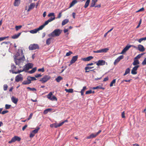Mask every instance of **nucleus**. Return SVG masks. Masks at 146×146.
<instances>
[{
    "instance_id": "obj_1",
    "label": "nucleus",
    "mask_w": 146,
    "mask_h": 146,
    "mask_svg": "<svg viewBox=\"0 0 146 146\" xmlns=\"http://www.w3.org/2000/svg\"><path fill=\"white\" fill-rule=\"evenodd\" d=\"M15 62L17 65H19L23 62L25 59L23 50L22 49H18V52L16 54Z\"/></svg>"
},
{
    "instance_id": "obj_2",
    "label": "nucleus",
    "mask_w": 146,
    "mask_h": 146,
    "mask_svg": "<svg viewBox=\"0 0 146 146\" xmlns=\"http://www.w3.org/2000/svg\"><path fill=\"white\" fill-rule=\"evenodd\" d=\"M62 31V30L59 29H56L51 33L48 34V36L50 37H52L58 36L60 34Z\"/></svg>"
},
{
    "instance_id": "obj_3",
    "label": "nucleus",
    "mask_w": 146,
    "mask_h": 146,
    "mask_svg": "<svg viewBox=\"0 0 146 146\" xmlns=\"http://www.w3.org/2000/svg\"><path fill=\"white\" fill-rule=\"evenodd\" d=\"M51 77L48 75H45L43 77L39 80V81L41 82L42 83L46 82L47 81L49 80Z\"/></svg>"
},
{
    "instance_id": "obj_4",
    "label": "nucleus",
    "mask_w": 146,
    "mask_h": 146,
    "mask_svg": "<svg viewBox=\"0 0 146 146\" xmlns=\"http://www.w3.org/2000/svg\"><path fill=\"white\" fill-rule=\"evenodd\" d=\"M52 95V92H50L47 96V98L52 101H57V100L56 98L53 95L51 97Z\"/></svg>"
},
{
    "instance_id": "obj_5",
    "label": "nucleus",
    "mask_w": 146,
    "mask_h": 146,
    "mask_svg": "<svg viewBox=\"0 0 146 146\" xmlns=\"http://www.w3.org/2000/svg\"><path fill=\"white\" fill-rule=\"evenodd\" d=\"M101 132L102 130H100L98 132L95 133H92L91 134L90 136L87 137H86V139H88L95 138Z\"/></svg>"
},
{
    "instance_id": "obj_6",
    "label": "nucleus",
    "mask_w": 146,
    "mask_h": 146,
    "mask_svg": "<svg viewBox=\"0 0 146 146\" xmlns=\"http://www.w3.org/2000/svg\"><path fill=\"white\" fill-rule=\"evenodd\" d=\"M21 140V138L19 137L15 136L13 137L11 140L9 141L8 143H11L13 142H14L16 141H20Z\"/></svg>"
},
{
    "instance_id": "obj_7",
    "label": "nucleus",
    "mask_w": 146,
    "mask_h": 146,
    "mask_svg": "<svg viewBox=\"0 0 146 146\" xmlns=\"http://www.w3.org/2000/svg\"><path fill=\"white\" fill-rule=\"evenodd\" d=\"M29 50H33L38 49L39 46L37 44H30L29 46Z\"/></svg>"
},
{
    "instance_id": "obj_8",
    "label": "nucleus",
    "mask_w": 146,
    "mask_h": 146,
    "mask_svg": "<svg viewBox=\"0 0 146 146\" xmlns=\"http://www.w3.org/2000/svg\"><path fill=\"white\" fill-rule=\"evenodd\" d=\"M108 50L109 49L108 48H106L97 51H94L93 52L95 53H106L108 52Z\"/></svg>"
},
{
    "instance_id": "obj_9",
    "label": "nucleus",
    "mask_w": 146,
    "mask_h": 146,
    "mask_svg": "<svg viewBox=\"0 0 146 146\" xmlns=\"http://www.w3.org/2000/svg\"><path fill=\"white\" fill-rule=\"evenodd\" d=\"M23 80V77L22 75L21 74L17 75L15 77V80L17 82H18L20 81H22Z\"/></svg>"
},
{
    "instance_id": "obj_10",
    "label": "nucleus",
    "mask_w": 146,
    "mask_h": 146,
    "mask_svg": "<svg viewBox=\"0 0 146 146\" xmlns=\"http://www.w3.org/2000/svg\"><path fill=\"white\" fill-rule=\"evenodd\" d=\"M124 56L123 55H121L119 56L117 59L115 60L114 62V64L116 65L119 61L123 58Z\"/></svg>"
},
{
    "instance_id": "obj_11",
    "label": "nucleus",
    "mask_w": 146,
    "mask_h": 146,
    "mask_svg": "<svg viewBox=\"0 0 146 146\" xmlns=\"http://www.w3.org/2000/svg\"><path fill=\"white\" fill-rule=\"evenodd\" d=\"M139 66L137 65L134 66L132 69L131 71V73L133 74H137L136 71L138 68L139 67Z\"/></svg>"
},
{
    "instance_id": "obj_12",
    "label": "nucleus",
    "mask_w": 146,
    "mask_h": 146,
    "mask_svg": "<svg viewBox=\"0 0 146 146\" xmlns=\"http://www.w3.org/2000/svg\"><path fill=\"white\" fill-rule=\"evenodd\" d=\"M96 63L98 66H102L105 64V61L103 60H100Z\"/></svg>"
},
{
    "instance_id": "obj_13",
    "label": "nucleus",
    "mask_w": 146,
    "mask_h": 146,
    "mask_svg": "<svg viewBox=\"0 0 146 146\" xmlns=\"http://www.w3.org/2000/svg\"><path fill=\"white\" fill-rule=\"evenodd\" d=\"M41 30H42V29L40 27L39 28L37 29H35L34 30L30 31V32L31 33L34 34L36 33L38 31Z\"/></svg>"
},
{
    "instance_id": "obj_14",
    "label": "nucleus",
    "mask_w": 146,
    "mask_h": 146,
    "mask_svg": "<svg viewBox=\"0 0 146 146\" xmlns=\"http://www.w3.org/2000/svg\"><path fill=\"white\" fill-rule=\"evenodd\" d=\"M35 3H31L29 6V8L27 10V12H29L30 10L33 9L35 7Z\"/></svg>"
},
{
    "instance_id": "obj_15",
    "label": "nucleus",
    "mask_w": 146,
    "mask_h": 146,
    "mask_svg": "<svg viewBox=\"0 0 146 146\" xmlns=\"http://www.w3.org/2000/svg\"><path fill=\"white\" fill-rule=\"evenodd\" d=\"M130 47L131 46H129V45H127L122 50L121 54H123L126 52Z\"/></svg>"
},
{
    "instance_id": "obj_16",
    "label": "nucleus",
    "mask_w": 146,
    "mask_h": 146,
    "mask_svg": "<svg viewBox=\"0 0 146 146\" xmlns=\"http://www.w3.org/2000/svg\"><path fill=\"white\" fill-rule=\"evenodd\" d=\"M78 58V56H76L72 57V60H71L70 63L71 64L74 63L77 60Z\"/></svg>"
},
{
    "instance_id": "obj_17",
    "label": "nucleus",
    "mask_w": 146,
    "mask_h": 146,
    "mask_svg": "<svg viewBox=\"0 0 146 146\" xmlns=\"http://www.w3.org/2000/svg\"><path fill=\"white\" fill-rule=\"evenodd\" d=\"M138 50L141 52H143L145 51V49L143 46L139 44L138 45L137 47Z\"/></svg>"
},
{
    "instance_id": "obj_18",
    "label": "nucleus",
    "mask_w": 146,
    "mask_h": 146,
    "mask_svg": "<svg viewBox=\"0 0 146 146\" xmlns=\"http://www.w3.org/2000/svg\"><path fill=\"white\" fill-rule=\"evenodd\" d=\"M93 57L92 56H89L86 58H82V59L84 61H88L93 59Z\"/></svg>"
},
{
    "instance_id": "obj_19",
    "label": "nucleus",
    "mask_w": 146,
    "mask_h": 146,
    "mask_svg": "<svg viewBox=\"0 0 146 146\" xmlns=\"http://www.w3.org/2000/svg\"><path fill=\"white\" fill-rule=\"evenodd\" d=\"M27 80H24L22 82V84L23 85H27L30 84L31 83V82H30V80L28 77L27 78Z\"/></svg>"
},
{
    "instance_id": "obj_20",
    "label": "nucleus",
    "mask_w": 146,
    "mask_h": 146,
    "mask_svg": "<svg viewBox=\"0 0 146 146\" xmlns=\"http://www.w3.org/2000/svg\"><path fill=\"white\" fill-rule=\"evenodd\" d=\"M33 66V64L32 63H29L26 66L25 68L26 70H28L31 68Z\"/></svg>"
},
{
    "instance_id": "obj_21",
    "label": "nucleus",
    "mask_w": 146,
    "mask_h": 146,
    "mask_svg": "<svg viewBox=\"0 0 146 146\" xmlns=\"http://www.w3.org/2000/svg\"><path fill=\"white\" fill-rule=\"evenodd\" d=\"M12 101L15 104H17L18 101V99L15 98L14 96H13L11 98Z\"/></svg>"
},
{
    "instance_id": "obj_22",
    "label": "nucleus",
    "mask_w": 146,
    "mask_h": 146,
    "mask_svg": "<svg viewBox=\"0 0 146 146\" xmlns=\"http://www.w3.org/2000/svg\"><path fill=\"white\" fill-rule=\"evenodd\" d=\"M21 1L19 0H15L14 3V5L15 6H18L20 3Z\"/></svg>"
},
{
    "instance_id": "obj_23",
    "label": "nucleus",
    "mask_w": 146,
    "mask_h": 146,
    "mask_svg": "<svg viewBox=\"0 0 146 146\" xmlns=\"http://www.w3.org/2000/svg\"><path fill=\"white\" fill-rule=\"evenodd\" d=\"M21 34V32L19 33L17 35H15L12 36L11 38L13 39H16L18 38Z\"/></svg>"
},
{
    "instance_id": "obj_24",
    "label": "nucleus",
    "mask_w": 146,
    "mask_h": 146,
    "mask_svg": "<svg viewBox=\"0 0 146 146\" xmlns=\"http://www.w3.org/2000/svg\"><path fill=\"white\" fill-rule=\"evenodd\" d=\"M63 79V78L62 76H59L55 79V80L57 82H59L61 80H62Z\"/></svg>"
},
{
    "instance_id": "obj_25",
    "label": "nucleus",
    "mask_w": 146,
    "mask_h": 146,
    "mask_svg": "<svg viewBox=\"0 0 146 146\" xmlns=\"http://www.w3.org/2000/svg\"><path fill=\"white\" fill-rule=\"evenodd\" d=\"M78 1L76 0H74L70 4L69 7H71L73 6L75 4L77 3Z\"/></svg>"
},
{
    "instance_id": "obj_26",
    "label": "nucleus",
    "mask_w": 146,
    "mask_h": 146,
    "mask_svg": "<svg viewBox=\"0 0 146 146\" xmlns=\"http://www.w3.org/2000/svg\"><path fill=\"white\" fill-rule=\"evenodd\" d=\"M49 23V22L48 20L45 21L44 23L42 25L40 26V28H41L42 29L43 28L45 27V26L47 25Z\"/></svg>"
},
{
    "instance_id": "obj_27",
    "label": "nucleus",
    "mask_w": 146,
    "mask_h": 146,
    "mask_svg": "<svg viewBox=\"0 0 146 146\" xmlns=\"http://www.w3.org/2000/svg\"><path fill=\"white\" fill-rule=\"evenodd\" d=\"M54 123V127L55 128H56L58 127H59L60 126H61L62 125V123Z\"/></svg>"
},
{
    "instance_id": "obj_28",
    "label": "nucleus",
    "mask_w": 146,
    "mask_h": 146,
    "mask_svg": "<svg viewBox=\"0 0 146 146\" xmlns=\"http://www.w3.org/2000/svg\"><path fill=\"white\" fill-rule=\"evenodd\" d=\"M69 21V20L68 19H66L64 20L62 22V26L65 25Z\"/></svg>"
},
{
    "instance_id": "obj_29",
    "label": "nucleus",
    "mask_w": 146,
    "mask_h": 146,
    "mask_svg": "<svg viewBox=\"0 0 146 146\" xmlns=\"http://www.w3.org/2000/svg\"><path fill=\"white\" fill-rule=\"evenodd\" d=\"M87 89V88L86 86H84L83 89L81 90L80 93L82 96H83L84 95V93L85 90Z\"/></svg>"
},
{
    "instance_id": "obj_30",
    "label": "nucleus",
    "mask_w": 146,
    "mask_h": 146,
    "mask_svg": "<svg viewBox=\"0 0 146 146\" xmlns=\"http://www.w3.org/2000/svg\"><path fill=\"white\" fill-rule=\"evenodd\" d=\"M139 64V60L137 59L134 60V61L133 63V65H136Z\"/></svg>"
},
{
    "instance_id": "obj_31",
    "label": "nucleus",
    "mask_w": 146,
    "mask_h": 146,
    "mask_svg": "<svg viewBox=\"0 0 146 146\" xmlns=\"http://www.w3.org/2000/svg\"><path fill=\"white\" fill-rule=\"evenodd\" d=\"M90 2V0H87L84 6V7L85 8H87L89 5Z\"/></svg>"
},
{
    "instance_id": "obj_32",
    "label": "nucleus",
    "mask_w": 146,
    "mask_h": 146,
    "mask_svg": "<svg viewBox=\"0 0 146 146\" xmlns=\"http://www.w3.org/2000/svg\"><path fill=\"white\" fill-rule=\"evenodd\" d=\"M130 69L129 68H127L126 69L125 73L123 74V75L124 76H125L126 75H127V74L129 73H130Z\"/></svg>"
},
{
    "instance_id": "obj_33",
    "label": "nucleus",
    "mask_w": 146,
    "mask_h": 146,
    "mask_svg": "<svg viewBox=\"0 0 146 146\" xmlns=\"http://www.w3.org/2000/svg\"><path fill=\"white\" fill-rule=\"evenodd\" d=\"M36 70V68L35 67L33 68L32 70H30L29 72V73L30 74H32L34 72H35Z\"/></svg>"
},
{
    "instance_id": "obj_34",
    "label": "nucleus",
    "mask_w": 146,
    "mask_h": 146,
    "mask_svg": "<svg viewBox=\"0 0 146 146\" xmlns=\"http://www.w3.org/2000/svg\"><path fill=\"white\" fill-rule=\"evenodd\" d=\"M52 109L50 108H48L45 110L43 112L44 114H47L49 111H51Z\"/></svg>"
},
{
    "instance_id": "obj_35",
    "label": "nucleus",
    "mask_w": 146,
    "mask_h": 146,
    "mask_svg": "<svg viewBox=\"0 0 146 146\" xmlns=\"http://www.w3.org/2000/svg\"><path fill=\"white\" fill-rule=\"evenodd\" d=\"M28 78L29 79V80H30V82H31V81L36 80V78L35 77H31V76H28Z\"/></svg>"
},
{
    "instance_id": "obj_36",
    "label": "nucleus",
    "mask_w": 146,
    "mask_h": 146,
    "mask_svg": "<svg viewBox=\"0 0 146 146\" xmlns=\"http://www.w3.org/2000/svg\"><path fill=\"white\" fill-rule=\"evenodd\" d=\"M65 90L68 93H72L73 92V90L72 89H65Z\"/></svg>"
},
{
    "instance_id": "obj_37",
    "label": "nucleus",
    "mask_w": 146,
    "mask_h": 146,
    "mask_svg": "<svg viewBox=\"0 0 146 146\" xmlns=\"http://www.w3.org/2000/svg\"><path fill=\"white\" fill-rule=\"evenodd\" d=\"M51 38H48L47 39L46 41V44L48 45H49L51 42Z\"/></svg>"
},
{
    "instance_id": "obj_38",
    "label": "nucleus",
    "mask_w": 146,
    "mask_h": 146,
    "mask_svg": "<svg viewBox=\"0 0 146 146\" xmlns=\"http://www.w3.org/2000/svg\"><path fill=\"white\" fill-rule=\"evenodd\" d=\"M39 129L40 128L37 127L36 129L33 130L32 132L35 134L38 132V131Z\"/></svg>"
},
{
    "instance_id": "obj_39",
    "label": "nucleus",
    "mask_w": 146,
    "mask_h": 146,
    "mask_svg": "<svg viewBox=\"0 0 146 146\" xmlns=\"http://www.w3.org/2000/svg\"><path fill=\"white\" fill-rule=\"evenodd\" d=\"M93 89H102L103 90L104 89V88H102L100 86H98L96 87H93Z\"/></svg>"
},
{
    "instance_id": "obj_40",
    "label": "nucleus",
    "mask_w": 146,
    "mask_h": 146,
    "mask_svg": "<svg viewBox=\"0 0 146 146\" xmlns=\"http://www.w3.org/2000/svg\"><path fill=\"white\" fill-rule=\"evenodd\" d=\"M116 82V79H113L111 82L110 84V86L112 87L113 86V84L115 83Z\"/></svg>"
},
{
    "instance_id": "obj_41",
    "label": "nucleus",
    "mask_w": 146,
    "mask_h": 146,
    "mask_svg": "<svg viewBox=\"0 0 146 146\" xmlns=\"http://www.w3.org/2000/svg\"><path fill=\"white\" fill-rule=\"evenodd\" d=\"M143 54H140L137 55L136 57H135L134 58V59H137L140 58L141 57V56Z\"/></svg>"
},
{
    "instance_id": "obj_42",
    "label": "nucleus",
    "mask_w": 146,
    "mask_h": 146,
    "mask_svg": "<svg viewBox=\"0 0 146 146\" xmlns=\"http://www.w3.org/2000/svg\"><path fill=\"white\" fill-rule=\"evenodd\" d=\"M22 27L21 25L16 26H15V28L17 31L19 30Z\"/></svg>"
},
{
    "instance_id": "obj_43",
    "label": "nucleus",
    "mask_w": 146,
    "mask_h": 146,
    "mask_svg": "<svg viewBox=\"0 0 146 146\" xmlns=\"http://www.w3.org/2000/svg\"><path fill=\"white\" fill-rule=\"evenodd\" d=\"M27 89H29L30 91H36V89H35V88H31L29 87H27Z\"/></svg>"
},
{
    "instance_id": "obj_44",
    "label": "nucleus",
    "mask_w": 146,
    "mask_h": 146,
    "mask_svg": "<svg viewBox=\"0 0 146 146\" xmlns=\"http://www.w3.org/2000/svg\"><path fill=\"white\" fill-rule=\"evenodd\" d=\"M55 19V17H51L49 19L48 21L49 22H51L52 21L54 20Z\"/></svg>"
},
{
    "instance_id": "obj_45",
    "label": "nucleus",
    "mask_w": 146,
    "mask_h": 146,
    "mask_svg": "<svg viewBox=\"0 0 146 146\" xmlns=\"http://www.w3.org/2000/svg\"><path fill=\"white\" fill-rule=\"evenodd\" d=\"M11 105L6 104L5 105V108L6 109H9L11 108Z\"/></svg>"
},
{
    "instance_id": "obj_46",
    "label": "nucleus",
    "mask_w": 146,
    "mask_h": 146,
    "mask_svg": "<svg viewBox=\"0 0 146 146\" xmlns=\"http://www.w3.org/2000/svg\"><path fill=\"white\" fill-rule=\"evenodd\" d=\"M48 17H50L51 16H53L54 17H55L54 13H51L48 14Z\"/></svg>"
},
{
    "instance_id": "obj_47",
    "label": "nucleus",
    "mask_w": 146,
    "mask_h": 146,
    "mask_svg": "<svg viewBox=\"0 0 146 146\" xmlns=\"http://www.w3.org/2000/svg\"><path fill=\"white\" fill-rule=\"evenodd\" d=\"M8 38H9L8 36L3 37H0V41H2V40Z\"/></svg>"
},
{
    "instance_id": "obj_48",
    "label": "nucleus",
    "mask_w": 146,
    "mask_h": 146,
    "mask_svg": "<svg viewBox=\"0 0 146 146\" xmlns=\"http://www.w3.org/2000/svg\"><path fill=\"white\" fill-rule=\"evenodd\" d=\"M72 53V52L71 51H69L68 52L66 53V56H70L71 54Z\"/></svg>"
},
{
    "instance_id": "obj_49",
    "label": "nucleus",
    "mask_w": 146,
    "mask_h": 146,
    "mask_svg": "<svg viewBox=\"0 0 146 146\" xmlns=\"http://www.w3.org/2000/svg\"><path fill=\"white\" fill-rule=\"evenodd\" d=\"M8 88L7 85V84H4L3 86V89L5 91Z\"/></svg>"
},
{
    "instance_id": "obj_50",
    "label": "nucleus",
    "mask_w": 146,
    "mask_h": 146,
    "mask_svg": "<svg viewBox=\"0 0 146 146\" xmlns=\"http://www.w3.org/2000/svg\"><path fill=\"white\" fill-rule=\"evenodd\" d=\"M92 93V90H88V91H86L85 94H90Z\"/></svg>"
},
{
    "instance_id": "obj_51",
    "label": "nucleus",
    "mask_w": 146,
    "mask_h": 146,
    "mask_svg": "<svg viewBox=\"0 0 146 146\" xmlns=\"http://www.w3.org/2000/svg\"><path fill=\"white\" fill-rule=\"evenodd\" d=\"M38 71L39 72H44V68H39L38 69Z\"/></svg>"
},
{
    "instance_id": "obj_52",
    "label": "nucleus",
    "mask_w": 146,
    "mask_h": 146,
    "mask_svg": "<svg viewBox=\"0 0 146 146\" xmlns=\"http://www.w3.org/2000/svg\"><path fill=\"white\" fill-rule=\"evenodd\" d=\"M35 134L34 133H33L32 132L30 133V137L31 138L33 137L34 136Z\"/></svg>"
},
{
    "instance_id": "obj_53",
    "label": "nucleus",
    "mask_w": 146,
    "mask_h": 146,
    "mask_svg": "<svg viewBox=\"0 0 146 146\" xmlns=\"http://www.w3.org/2000/svg\"><path fill=\"white\" fill-rule=\"evenodd\" d=\"M95 3H94L92 1V3L90 5V7H95Z\"/></svg>"
},
{
    "instance_id": "obj_54",
    "label": "nucleus",
    "mask_w": 146,
    "mask_h": 146,
    "mask_svg": "<svg viewBox=\"0 0 146 146\" xmlns=\"http://www.w3.org/2000/svg\"><path fill=\"white\" fill-rule=\"evenodd\" d=\"M42 76V75L40 74H36L35 75V77L36 78H38L39 77H40Z\"/></svg>"
},
{
    "instance_id": "obj_55",
    "label": "nucleus",
    "mask_w": 146,
    "mask_h": 146,
    "mask_svg": "<svg viewBox=\"0 0 146 146\" xmlns=\"http://www.w3.org/2000/svg\"><path fill=\"white\" fill-rule=\"evenodd\" d=\"M145 40V38H141L139 40L138 42H139L140 43L143 40Z\"/></svg>"
},
{
    "instance_id": "obj_56",
    "label": "nucleus",
    "mask_w": 146,
    "mask_h": 146,
    "mask_svg": "<svg viewBox=\"0 0 146 146\" xmlns=\"http://www.w3.org/2000/svg\"><path fill=\"white\" fill-rule=\"evenodd\" d=\"M142 64L143 65H145L146 64V58H145L144 60L143 61Z\"/></svg>"
},
{
    "instance_id": "obj_57",
    "label": "nucleus",
    "mask_w": 146,
    "mask_h": 146,
    "mask_svg": "<svg viewBox=\"0 0 146 146\" xmlns=\"http://www.w3.org/2000/svg\"><path fill=\"white\" fill-rule=\"evenodd\" d=\"M33 115V114L32 113H31L30 115L29 116V117L27 119V120H29L30 119H31L32 118V116Z\"/></svg>"
},
{
    "instance_id": "obj_58",
    "label": "nucleus",
    "mask_w": 146,
    "mask_h": 146,
    "mask_svg": "<svg viewBox=\"0 0 146 146\" xmlns=\"http://www.w3.org/2000/svg\"><path fill=\"white\" fill-rule=\"evenodd\" d=\"M8 111L7 110L3 111L1 112V114L3 115L8 113Z\"/></svg>"
},
{
    "instance_id": "obj_59",
    "label": "nucleus",
    "mask_w": 146,
    "mask_h": 146,
    "mask_svg": "<svg viewBox=\"0 0 146 146\" xmlns=\"http://www.w3.org/2000/svg\"><path fill=\"white\" fill-rule=\"evenodd\" d=\"M23 71L19 70L17 72H14L13 71H12V73L13 74H17L18 73H20L21 72H22Z\"/></svg>"
},
{
    "instance_id": "obj_60",
    "label": "nucleus",
    "mask_w": 146,
    "mask_h": 146,
    "mask_svg": "<svg viewBox=\"0 0 146 146\" xmlns=\"http://www.w3.org/2000/svg\"><path fill=\"white\" fill-rule=\"evenodd\" d=\"M28 125L27 124L25 125L22 128V130L24 131L25 129L27 127Z\"/></svg>"
},
{
    "instance_id": "obj_61",
    "label": "nucleus",
    "mask_w": 146,
    "mask_h": 146,
    "mask_svg": "<svg viewBox=\"0 0 146 146\" xmlns=\"http://www.w3.org/2000/svg\"><path fill=\"white\" fill-rule=\"evenodd\" d=\"M121 117L122 118L125 117L124 111H123L121 113Z\"/></svg>"
},
{
    "instance_id": "obj_62",
    "label": "nucleus",
    "mask_w": 146,
    "mask_h": 146,
    "mask_svg": "<svg viewBox=\"0 0 146 146\" xmlns=\"http://www.w3.org/2000/svg\"><path fill=\"white\" fill-rule=\"evenodd\" d=\"M94 67L86 66V69H90L94 68Z\"/></svg>"
},
{
    "instance_id": "obj_63",
    "label": "nucleus",
    "mask_w": 146,
    "mask_h": 146,
    "mask_svg": "<svg viewBox=\"0 0 146 146\" xmlns=\"http://www.w3.org/2000/svg\"><path fill=\"white\" fill-rule=\"evenodd\" d=\"M61 15H62L61 13H60L58 15L57 18H60L61 17Z\"/></svg>"
},
{
    "instance_id": "obj_64",
    "label": "nucleus",
    "mask_w": 146,
    "mask_h": 146,
    "mask_svg": "<svg viewBox=\"0 0 146 146\" xmlns=\"http://www.w3.org/2000/svg\"><path fill=\"white\" fill-rule=\"evenodd\" d=\"M144 10V8L143 7H142L140 9H139L138 11H137V12L141 11H143Z\"/></svg>"
}]
</instances>
